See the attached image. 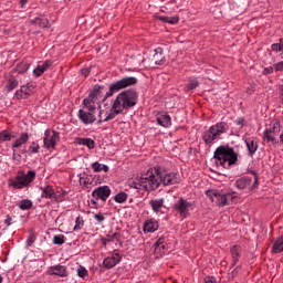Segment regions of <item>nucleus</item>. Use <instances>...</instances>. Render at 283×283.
<instances>
[{
	"mask_svg": "<svg viewBox=\"0 0 283 283\" xmlns=\"http://www.w3.org/2000/svg\"><path fill=\"white\" fill-rule=\"evenodd\" d=\"M178 182H180V174L169 172L167 169L156 166L142 177L129 179L128 187L139 191H156L160 185L169 187L171 185H178Z\"/></svg>",
	"mask_w": 283,
	"mask_h": 283,
	"instance_id": "obj_1",
	"label": "nucleus"
},
{
	"mask_svg": "<svg viewBox=\"0 0 283 283\" xmlns=\"http://www.w3.org/2000/svg\"><path fill=\"white\" fill-rule=\"evenodd\" d=\"M217 167L222 169H231L238 163V153L230 146H219L213 154Z\"/></svg>",
	"mask_w": 283,
	"mask_h": 283,
	"instance_id": "obj_2",
	"label": "nucleus"
},
{
	"mask_svg": "<svg viewBox=\"0 0 283 283\" xmlns=\"http://www.w3.org/2000/svg\"><path fill=\"white\" fill-rule=\"evenodd\" d=\"M138 103V93L134 90H127L119 93L113 104L117 109L125 112V109H132Z\"/></svg>",
	"mask_w": 283,
	"mask_h": 283,
	"instance_id": "obj_3",
	"label": "nucleus"
},
{
	"mask_svg": "<svg viewBox=\"0 0 283 283\" xmlns=\"http://www.w3.org/2000/svg\"><path fill=\"white\" fill-rule=\"evenodd\" d=\"M138 80L134 76H126L122 80L111 84L108 92H106L104 98L102 101H107V98L114 96L116 92H120V90H125V87H132V85H136Z\"/></svg>",
	"mask_w": 283,
	"mask_h": 283,
	"instance_id": "obj_4",
	"label": "nucleus"
},
{
	"mask_svg": "<svg viewBox=\"0 0 283 283\" xmlns=\"http://www.w3.org/2000/svg\"><path fill=\"white\" fill-rule=\"evenodd\" d=\"M34 180H36V171L29 170L27 174L19 171L11 185L14 189H23L24 187H30Z\"/></svg>",
	"mask_w": 283,
	"mask_h": 283,
	"instance_id": "obj_5",
	"label": "nucleus"
},
{
	"mask_svg": "<svg viewBox=\"0 0 283 283\" xmlns=\"http://www.w3.org/2000/svg\"><path fill=\"white\" fill-rule=\"evenodd\" d=\"M193 209V202L188 201L185 198H179L174 205H172V211L174 213H178L179 218H189L191 216V211Z\"/></svg>",
	"mask_w": 283,
	"mask_h": 283,
	"instance_id": "obj_6",
	"label": "nucleus"
},
{
	"mask_svg": "<svg viewBox=\"0 0 283 283\" xmlns=\"http://www.w3.org/2000/svg\"><path fill=\"white\" fill-rule=\"evenodd\" d=\"M102 94L103 86L95 85L92 92L88 94V96L83 99L84 107H86L88 112H96V103L101 101Z\"/></svg>",
	"mask_w": 283,
	"mask_h": 283,
	"instance_id": "obj_7",
	"label": "nucleus"
},
{
	"mask_svg": "<svg viewBox=\"0 0 283 283\" xmlns=\"http://www.w3.org/2000/svg\"><path fill=\"white\" fill-rule=\"evenodd\" d=\"M112 196V189L109 186H99L92 191V199L91 205L96 207L98 205L97 200H102V202H107V198Z\"/></svg>",
	"mask_w": 283,
	"mask_h": 283,
	"instance_id": "obj_8",
	"label": "nucleus"
},
{
	"mask_svg": "<svg viewBox=\"0 0 283 283\" xmlns=\"http://www.w3.org/2000/svg\"><path fill=\"white\" fill-rule=\"evenodd\" d=\"M41 191V198H45V200H54L55 202H63V198L67 195L65 191H62V193L55 192L52 186L42 187Z\"/></svg>",
	"mask_w": 283,
	"mask_h": 283,
	"instance_id": "obj_9",
	"label": "nucleus"
},
{
	"mask_svg": "<svg viewBox=\"0 0 283 283\" xmlns=\"http://www.w3.org/2000/svg\"><path fill=\"white\" fill-rule=\"evenodd\" d=\"M207 196L210 198L211 202H214L218 207H224L231 200V195L222 193L218 190H210L207 192Z\"/></svg>",
	"mask_w": 283,
	"mask_h": 283,
	"instance_id": "obj_10",
	"label": "nucleus"
},
{
	"mask_svg": "<svg viewBox=\"0 0 283 283\" xmlns=\"http://www.w3.org/2000/svg\"><path fill=\"white\" fill-rule=\"evenodd\" d=\"M60 138L59 132L46 129L43 137V145L45 149H49V151L54 149Z\"/></svg>",
	"mask_w": 283,
	"mask_h": 283,
	"instance_id": "obj_11",
	"label": "nucleus"
},
{
	"mask_svg": "<svg viewBox=\"0 0 283 283\" xmlns=\"http://www.w3.org/2000/svg\"><path fill=\"white\" fill-rule=\"evenodd\" d=\"M77 118L83 123V125H93L96 123V115H94V111H84L80 109L77 113Z\"/></svg>",
	"mask_w": 283,
	"mask_h": 283,
	"instance_id": "obj_12",
	"label": "nucleus"
},
{
	"mask_svg": "<svg viewBox=\"0 0 283 283\" xmlns=\"http://www.w3.org/2000/svg\"><path fill=\"white\" fill-rule=\"evenodd\" d=\"M49 275H57V277H67L70 273L67 272V268L65 265H53L48 270Z\"/></svg>",
	"mask_w": 283,
	"mask_h": 283,
	"instance_id": "obj_13",
	"label": "nucleus"
},
{
	"mask_svg": "<svg viewBox=\"0 0 283 283\" xmlns=\"http://www.w3.org/2000/svg\"><path fill=\"white\" fill-rule=\"evenodd\" d=\"M155 255H165L169 247L167 245V239L165 237L159 238L155 243Z\"/></svg>",
	"mask_w": 283,
	"mask_h": 283,
	"instance_id": "obj_14",
	"label": "nucleus"
},
{
	"mask_svg": "<svg viewBox=\"0 0 283 283\" xmlns=\"http://www.w3.org/2000/svg\"><path fill=\"white\" fill-rule=\"evenodd\" d=\"M123 260V256H120V253L116 252L112 256H107L103 261L104 269H114L116 264H118Z\"/></svg>",
	"mask_w": 283,
	"mask_h": 283,
	"instance_id": "obj_15",
	"label": "nucleus"
},
{
	"mask_svg": "<svg viewBox=\"0 0 283 283\" xmlns=\"http://www.w3.org/2000/svg\"><path fill=\"white\" fill-rule=\"evenodd\" d=\"M220 138L217 134L216 130L210 126V128L206 132H203L202 135V140L206 145H212L213 140H218Z\"/></svg>",
	"mask_w": 283,
	"mask_h": 283,
	"instance_id": "obj_16",
	"label": "nucleus"
},
{
	"mask_svg": "<svg viewBox=\"0 0 283 283\" xmlns=\"http://www.w3.org/2000/svg\"><path fill=\"white\" fill-rule=\"evenodd\" d=\"M149 207H151L154 213H160L163 208H165V198L151 199L148 202Z\"/></svg>",
	"mask_w": 283,
	"mask_h": 283,
	"instance_id": "obj_17",
	"label": "nucleus"
},
{
	"mask_svg": "<svg viewBox=\"0 0 283 283\" xmlns=\"http://www.w3.org/2000/svg\"><path fill=\"white\" fill-rule=\"evenodd\" d=\"M245 145H247V149L249 151V156H253L255 154V151H258V138L255 137H249L245 139Z\"/></svg>",
	"mask_w": 283,
	"mask_h": 283,
	"instance_id": "obj_18",
	"label": "nucleus"
},
{
	"mask_svg": "<svg viewBox=\"0 0 283 283\" xmlns=\"http://www.w3.org/2000/svg\"><path fill=\"white\" fill-rule=\"evenodd\" d=\"M156 120L158 123V125H160L161 127H171V116H169L168 114L165 113H160L157 115Z\"/></svg>",
	"mask_w": 283,
	"mask_h": 283,
	"instance_id": "obj_19",
	"label": "nucleus"
},
{
	"mask_svg": "<svg viewBox=\"0 0 283 283\" xmlns=\"http://www.w3.org/2000/svg\"><path fill=\"white\" fill-rule=\"evenodd\" d=\"M50 67H52V61L46 60V61H44L42 64L38 65V66L33 70V74H34V76L39 77V76H41L46 70H50Z\"/></svg>",
	"mask_w": 283,
	"mask_h": 283,
	"instance_id": "obj_20",
	"label": "nucleus"
},
{
	"mask_svg": "<svg viewBox=\"0 0 283 283\" xmlns=\"http://www.w3.org/2000/svg\"><path fill=\"white\" fill-rule=\"evenodd\" d=\"M253 179H251V177H241L239 179L235 180L234 182V187H237V189H247V187H251V182Z\"/></svg>",
	"mask_w": 283,
	"mask_h": 283,
	"instance_id": "obj_21",
	"label": "nucleus"
},
{
	"mask_svg": "<svg viewBox=\"0 0 283 283\" xmlns=\"http://www.w3.org/2000/svg\"><path fill=\"white\" fill-rule=\"evenodd\" d=\"M158 231V221L156 219H149L144 223V232L145 233H154Z\"/></svg>",
	"mask_w": 283,
	"mask_h": 283,
	"instance_id": "obj_22",
	"label": "nucleus"
},
{
	"mask_svg": "<svg viewBox=\"0 0 283 283\" xmlns=\"http://www.w3.org/2000/svg\"><path fill=\"white\" fill-rule=\"evenodd\" d=\"M153 59L155 61V65H165V62L167 60L165 59L163 48L155 49V54H154Z\"/></svg>",
	"mask_w": 283,
	"mask_h": 283,
	"instance_id": "obj_23",
	"label": "nucleus"
},
{
	"mask_svg": "<svg viewBox=\"0 0 283 283\" xmlns=\"http://www.w3.org/2000/svg\"><path fill=\"white\" fill-rule=\"evenodd\" d=\"M211 128L214 130L216 135L220 138V134H227L229 130V125L224 122L217 123L212 125Z\"/></svg>",
	"mask_w": 283,
	"mask_h": 283,
	"instance_id": "obj_24",
	"label": "nucleus"
},
{
	"mask_svg": "<svg viewBox=\"0 0 283 283\" xmlns=\"http://www.w3.org/2000/svg\"><path fill=\"white\" fill-rule=\"evenodd\" d=\"M28 140H30V135H28V133H22L21 136L13 142L12 148L19 149V147H21L22 145H25Z\"/></svg>",
	"mask_w": 283,
	"mask_h": 283,
	"instance_id": "obj_25",
	"label": "nucleus"
},
{
	"mask_svg": "<svg viewBox=\"0 0 283 283\" xmlns=\"http://www.w3.org/2000/svg\"><path fill=\"white\" fill-rule=\"evenodd\" d=\"M91 167L93 171H95V174H101V171H104L105 174H107V171H109V166L105 164H99L98 161L93 163Z\"/></svg>",
	"mask_w": 283,
	"mask_h": 283,
	"instance_id": "obj_26",
	"label": "nucleus"
},
{
	"mask_svg": "<svg viewBox=\"0 0 283 283\" xmlns=\"http://www.w3.org/2000/svg\"><path fill=\"white\" fill-rule=\"evenodd\" d=\"M159 21L163 23H169L170 25H176L178 21H180V17L174 15V17H167V15H160Z\"/></svg>",
	"mask_w": 283,
	"mask_h": 283,
	"instance_id": "obj_27",
	"label": "nucleus"
},
{
	"mask_svg": "<svg viewBox=\"0 0 283 283\" xmlns=\"http://www.w3.org/2000/svg\"><path fill=\"white\" fill-rule=\"evenodd\" d=\"M118 114H123V111H119V108L116 107L115 104L112 105L111 113L106 116L104 119V123H107V120H114Z\"/></svg>",
	"mask_w": 283,
	"mask_h": 283,
	"instance_id": "obj_28",
	"label": "nucleus"
},
{
	"mask_svg": "<svg viewBox=\"0 0 283 283\" xmlns=\"http://www.w3.org/2000/svg\"><path fill=\"white\" fill-rule=\"evenodd\" d=\"M242 249L240 248V245H233L230 250V253L232 255V260L234 262V264H238L239 260H240V253H241Z\"/></svg>",
	"mask_w": 283,
	"mask_h": 283,
	"instance_id": "obj_29",
	"label": "nucleus"
},
{
	"mask_svg": "<svg viewBox=\"0 0 283 283\" xmlns=\"http://www.w3.org/2000/svg\"><path fill=\"white\" fill-rule=\"evenodd\" d=\"M11 138H17V135L14 133H10L8 130L0 132V143H6L10 140Z\"/></svg>",
	"mask_w": 283,
	"mask_h": 283,
	"instance_id": "obj_30",
	"label": "nucleus"
},
{
	"mask_svg": "<svg viewBox=\"0 0 283 283\" xmlns=\"http://www.w3.org/2000/svg\"><path fill=\"white\" fill-rule=\"evenodd\" d=\"M18 207L21 209V211H28L31 207H33V203L30 199H23L18 203Z\"/></svg>",
	"mask_w": 283,
	"mask_h": 283,
	"instance_id": "obj_31",
	"label": "nucleus"
},
{
	"mask_svg": "<svg viewBox=\"0 0 283 283\" xmlns=\"http://www.w3.org/2000/svg\"><path fill=\"white\" fill-rule=\"evenodd\" d=\"M283 251V238L280 237L273 244L272 253H282Z\"/></svg>",
	"mask_w": 283,
	"mask_h": 283,
	"instance_id": "obj_32",
	"label": "nucleus"
},
{
	"mask_svg": "<svg viewBox=\"0 0 283 283\" xmlns=\"http://www.w3.org/2000/svg\"><path fill=\"white\" fill-rule=\"evenodd\" d=\"M127 192H118L117 195H115L113 197V200H115V202H117L118 205H123L124 202H127Z\"/></svg>",
	"mask_w": 283,
	"mask_h": 283,
	"instance_id": "obj_33",
	"label": "nucleus"
},
{
	"mask_svg": "<svg viewBox=\"0 0 283 283\" xmlns=\"http://www.w3.org/2000/svg\"><path fill=\"white\" fill-rule=\"evenodd\" d=\"M15 70L19 74H25V72L30 70V62L22 61L20 64H18Z\"/></svg>",
	"mask_w": 283,
	"mask_h": 283,
	"instance_id": "obj_34",
	"label": "nucleus"
},
{
	"mask_svg": "<svg viewBox=\"0 0 283 283\" xmlns=\"http://www.w3.org/2000/svg\"><path fill=\"white\" fill-rule=\"evenodd\" d=\"M80 145H84V147H88V149H94V140L92 138H80Z\"/></svg>",
	"mask_w": 283,
	"mask_h": 283,
	"instance_id": "obj_35",
	"label": "nucleus"
},
{
	"mask_svg": "<svg viewBox=\"0 0 283 283\" xmlns=\"http://www.w3.org/2000/svg\"><path fill=\"white\" fill-rule=\"evenodd\" d=\"M52 242H53V244H55L57 247H63V244H65V235L56 234L53 237Z\"/></svg>",
	"mask_w": 283,
	"mask_h": 283,
	"instance_id": "obj_36",
	"label": "nucleus"
},
{
	"mask_svg": "<svg viewBox=\"0 0 283 283\" xmlns=\"http://www.w3.org/2000/svg\"><path fill=\"white\" fill-rule=\"evenodd\" d=\"M83 227H85V220H83V217L78 216L75 219V226L73 228V231H81V229H83Z\"/></svg>",
	"mask_w": 283,
	"mask_h": 283,
	"instance_id": "obj_37",
	"label": "nucleus"
},
{
	"mask_svg": "<svg viewBox=\"0 0 283 283\" xmlns=\"http://www.w3.org/2000/svg\"><path fill=\"white\" fill-rule=\"evenodd\" d=\"M114 240H118V233H116V232L111 235L108 234L105 238H102V242H103L104 247H107V243L114 242Z\"/></svg>",
	"mask_w": 283,
	"mask_h": 283,
	"instance_id": "obj_38",
	"label": "nucleus"
},
{
	"mask_svg": "<svg viewBox=\"0 0 283 283\" xmlns=\"http://www.w3.org/2000/svg\"><path fill=\"white\" fill-rule=\"evenodd\" d=\"M199 83L197 78H190L188 84L186 85V92H191L198 87Z\"/></svg>",
	"mask_w": 283,
	"mask_h": 283,
	"instance_id": "obj_39",
	"label": "nucleus"
},
{
	"mask_svg": "<svg viewBox=\"0 0 283 283\" xmlns=\"http://www.w3.org/2000/svg\"><path fill=\"white\" fill-rule=\"evenodd\" d=\"M272 52H283V38L279 39L277 43L271 45Z\"/></svg>",
	"mask_w": 283,
	"mask_h": 283,
	"instance_id": "obj_40",
	"label": "nucleus"
},
{
	"mask_svg": "<svg viewBox=\"0 0 283 283\" xmlns=\"http://www.w3.org/2000/svg\"><path fill=\"white\" fill-rule=\"evenodd\" d=\"M17 87H19V82L17 81V78H10L7 85L8 92H12V90H17Z\"/></svg>",
	"mask_w": 283,
	"mask_h": 283,
	"instance_id": "obj_41",
	"label": "nucleus"
},
{
	"mask_svg": "<svg viewBox=\"0 0 283 283\" xmlns=\"http://www.w3.org/2000/svg\"><path fill=\"white\" fill-rule=\"evenodd\" d=\"M263 138L266 140V143H277L275 142V135L269 130H264Z\"/></svg>",
	"mask_w": 283,
	"mask_h": 283,
	"instance_id": "obj_42",
	"label": "nucleus"
},
{
	"mask_svg": "<svg viewBox=\"0 0 283 283\" xmlns=\"http://www.w3.org/2000/svg\"><path fill=\"white\" fill-rule=\"evenodd\" d=\"M266 132H270V134H274V136H277L280 134V125L279 124H271L269 128L265 129Z\"/></svg>",
	"mask_w": 283,
	"mask_h": 283,
	"instance_id": "obj_43",
	"label": "nucleus"
},
{
	"mask_svg": "<svg viewBox=\"0 0 283 283\" xmlns=\"http://www.w3.org/2000/svg\"><path fill=\"white\" fill-rule=\"evenodd\" d=\"M33 88L34 86H32V84H27V86H22L20 90L22 91V94L27 98L28 96H30V94H32Z\"/></svg>",
	"mask_w": 283,
	"mask_h": 283,
	"instance_id": "obj_44",
	"label": "nucleus"
},
{
	"mask_svg": "<svg viewBox=\"0 0 283 283\" xmlns=\"http://www.w3.org/2000/svg\"><path fill=\"white\" fill-rule=\"evenodd\" d=\"M39 149H41V146H39V144L35 142H33L29 147L30 154H39Z\"/></svg>",
	"mask_w": 283,
	"mask_h": 283,
	"instance_id": "obj_45",
	"label": "nucleus"
},
{
	"mask_svg": "<svg viewBox=\"0 0 283 283\" xmlns=\"http://www.w3.org/2000/svg\"><path fill=\"white\" fill-rule=\"evenodd\" d=\"M77 275L80 276V277H87V275H88V272H87V269H85V266H80L78 269H77Z\"/></svg>",
	"mask_w": 283,
	"mask_h": 283,
	"instance_id": "obj_46",
	"label": "nucleus"
},
{
	"mask_svg": "<svg viewBox=\"0 0 283 283\" xmlns=\"http://www.w3.org/2000/svg\"><path fill=\"white\" fill-rule=\"evenodd\" d=\"M94 220H96L97 224H103L105 222V216L103 213H95Z\"/></svg>",
	"mask_w": 283,
	"mask_h": 283,
	"instance_id": "obj_47",
	"label": "nucleus"
},
{
	"mask_svg": "<svg viewBox=\"0 0 283 283\" xmlns=\"http://www.w3.org/2000/svg\"><path fill=\"white\" fill-rule=\"evenodd\" d=\"M274 72H283V61L274 63Z\"/></svg>",
	"mask_w": 283,
	"mask_h": 283,
	"instance_id": "obj_48",
	"label": "nucleus"
},
{
	"mask_svg": "<svg viewBox=\"0 0 283 283\" xmlns=\"http://www.w3.org/2000/svg\"><path fill=\"white\" fill-rule=\"evenodd\" d=\"M273 72H275V64L263 70V74H273Z\"/></svg>",
	"mask_w": 283,
	"mask_h": 283,
	"instance_id": "obj_49",
	"label": "nucleus"
},
{
	"mask_svg": "<svg viewBox=\"0 0 283 283\" xmlns=\"http://www.w3.org/2000/svg\"><path fill=\"white\" fill-rule=\"evenodd\" d=\"M39 25L40 28H48L50 25V21H48V19H40Z\"/></svg>",
	"mask_w": 283,
	"mask_h": 283,
	"instance_id": "obj_50",
	"label": "nucleus"
},
{
	"mask_svg": "<svg viewBox=\"0 0 283 283\" xmlns=\"http://www.w3.org/2000/svg\"><path fill=\"white\" fill-rule=\"evenodd\" d=\"M34 235L33 234H30L27 239V247H32V244H34Z\"/></svg>",
	"mask_w": 283,
	"mask_h": 283,
	"instance_id": "obj_51",
	"label": "nucleus"
},
{
	"mask_svg": "<svg viewBox=\"0 0 283 283\" xmlns=\"http://www.w3.org/2000/svg\"><path fill=\"white\" fill-rule=\"evenodd\" d=\"M80 182L81 185H83V187H87V185H92V182L90 181V178H85L83 179V177L80 178Z\"/></svg>",
	"mask_w": 283,
	"mask_h": 283,
	"instance_id": "obj_52",
	"label": "nucleus"
},
{
	"mask_svg": "<svg viewBox=\"0 0 283 283\" xmlns=\"http://www.w3.org/2000/svg\"><path fill=\"white\" fill-rule=\"evenodd\" d=\"M15 98H18V101H21V98H25V95L22 93L21 88L15 92Z\"/></svg>",
	"mask_w": 283,
	"mask_h": 283,
	"instance_id": "obj_53",
	"label": "nucleus"
},
{
	"mask_svg": "<svg viewBox=\"0 0 283 283\" xmlns=\"http://www.w3.org/2000/svg\"><path fill=\"white\" fill-rule=\"evenodd\" d=\"M258 185H259L258 175L254 172V182L251 186V191H253V189H258Z\"/></svg>",
	"mask_w": 283,
	"mask_h": 283,
	"instance_id": "obj_54",
	"label": "nucleus"
},
{
	"mask_svg": "<svg viewBox=\"0 0 283 283\" xmlns=\"http://www.w3.org/2000/svg\"><path fill=\"white\" fill-rule=\"evenodd\" d=\"M205 283H217V281L214 276H207L205 279Z\"/></svg>",
	"mask_w": 283,
	"mask_h": 283,
	"instance_id": "obj_55",
	"label": "nucleus"
},
{
	"mask_svg": "<svg viewBox=\"0 0 283 283\" xmlns=\"http://www.w3.org/2000/svg\"><path fill=\"white\" fill-rule=\"evenodd\" d=\"M4 224H7V227H10V224H12V217L7 216V219L4 220Z\"/></svg>",
	"mask_w": 283,
	"mask_h": 283,
	"instance_id": "obj_56",
	"label": "nucleus"
},
{
	"mask_svg": "<svg viewBox=\"0 0 283 283\" xmlns=\"http://www.w3.org/2000/svg\"><path fill=\"white\" fill-rule=\"evenodd\" d=\"M28 6V0H20V8H25Z\"/></svg>",
	"mask_w": 283,
	"mask_h": 283,
	"instance_id": "obj_57",
	"label": "nucleus"
},
{
	"mask_svg": "<svg viewBox=\"0 0 283 283\" xmlns=\"http://www.w3.org/2000/svg\"><path fill=\"white\" fill-rule=\"evenodd\" d=\"M82 74L83 76L87 77V75L90 74V69H83Z\"/></svg>",
	"mask_w": 283,
	"mask_h": 283,
	"instance_id": "obj_58",
	"label": "nucleus"
},
{
	"mask_svg": "<svg viewBox=\"0 0 283 283\" xmlns=\"http://www.w3.org/2000/svg\"><path fill=\"white\" fill-rule=\"evenodd\" d=\"M237 125H243L244 124V119L239 118L235 120Z\"/></svg>",
	"mask_w": 283,
	"mask_h": 283,
	"instance_id": "obj_59",
	"label": "nucleus"
},
{
	"mask_svg": "<svg viewBox=\"0 0 283 283\" xmlns=\"http://www.w3.org/2000/svg\"><path fill=\"white\" fill-rule=\"evenodd\" d=\"M40 21H41V18H35V19L32 20V23H38L39 24Z\"/></svg>",
	"mask_w": 283,
	"mask_h": 283,
	"instance_id": "obj_60",
	"label": "nucleus"
},
{
	"mask_svg": "<svg viewBox=\"0 0 283 283\" xmlns=\"http://www.w3.org/2000/svg\"><path fill=\"white\" fill-rule=\"evenodd\" d=\"M281 96H282V101H283V86L281 88Z\"/></svg>",
	"mask_w": 283,
	"mask_h": 283,
	"instance_id": "obj_61",
	"label": "nucleus"
},
{
	"mask_svg": "<svg viewBox=\"0 0 283 283\" xmlns=\"http://www.w3.org/2000/svg\"><path fill=\"white\" fill-rule=\"evenodd\" d=\"M101 123H103V119H99V120L97 122V125H101Z\"/></svg>",
	"mask_w": 283,
	"mask_h": 283,
	"instance_id": "obj_62",
	"label": "nucleus"
},
{
	"mask_svg": "<svg viewBox=\"0 0 283 283\" xmlns=\"http://www.w3.org/2000/svg\"><path fill=\"white\" fill-rule=\"evenodd\" d=\"M3 282V277L0 275V283H2Z\"/></svg>",
	"mask_w": 283,
	"mask_h": 283,
	"instance_id": "obj_63",
	"label": "nucleus"
}]
</instances>
